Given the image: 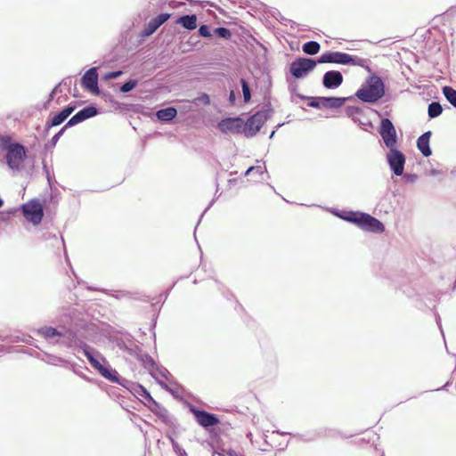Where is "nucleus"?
I'll use <instances>...</instances> for the list:
<instances>
[{
    "mask_svg": "<svg viewBox=\"0 0 456 456\" xmlns=\"http://www.w3.org/2000/svg\"><path fill=\"white\" fill-rule=\"evenodd\" d=\"M355 95L364 102H376L385 95V85L379 77L373 75L362 86Z\"/></svg>",
    "mask_w": 456,
    "mask_h": 456,
    "instance_id": "nucleus-1",
    "label": "nucleus"
},
{
    "mask_svg": "<svg viewBox=\"0 0 456 456\" xmlns=\"http://www.w3.org/2000/svg\"><path fill=\"white\" fill-rule=\"evenodd\" d=\"M28 158V151L21 143L8 145L4 159L7 167L13 172L20 171Z\"/></svg>",
    "mask_w": 456,
    "mask_h": 456,
    "instance_id": "nucleus-2",
    "label": "nucleus"
},
{
    "mask_svg": "<svg viewBox=\"0 0 456 456\" xmlns=\"http://www.w3.org/2000/svg\"><path fill=\"white\" fill-rule=\"evenodd\" d=\"M356 224L360 228L374 232H382L385 230L384 224L377 218L364 213H351L350 216L346 218Z\"/></svg>",
    "mask_w": 456,
    "mask_h": 456,
    "instance_id": "nucleus-3",
    "label": "nucleus"
},
{
    "mask_svg": "<svg viewBox=\"0 0 456 456\" xmlns=\"http://www.w3.org/2000/svg\"><path fill=\"white\" fill-rule=\"evenodd\" d=\"M21 211L25 219L34 225H38L42 222L44 208L39 200L33 199L23 204Z\"/></svg>",
    "mask_w": 456,
    "mask_h": 456,
    "instance_id": "nucleus-4",
    "label": "nucleus"
},
{
    "mask_svg": "<svg viewBox=\"0 0 456 456\" xmlns=\"http://www.w3.org/2000/svg\"><path fill=\"white\" fill-rule=\"evenodd\" d=\"M269 110H259L244 122V134L247 137H252L261 129L265 121L269 118Z\"/></svg>",
    "mask_w": 456,
    "mask_h": 456,
    "instance_id": "nucleus-5",
    "label": "nucleus"
},
{
    "mask_svg": "<svg viewBox=\"0 0 456 456\" xmlns=\"http://www.w3.org/2000/svg\"><path fill=\"white\" fill-rule=\"evenodd\" d=\"M360 61L359 58H354L346 53L329 52L322 54L317 62L360 65Z\"/></svg>",
    "mask_w": 456,
    "mask_h": 456,
    "instance_id": "nucleus-6",
    "label": "nucleus"
},
{
    "mask_svg": "<svg viewBox=\"0 0 456 456\" xmlns=\"http://www.w3.org/2000/svg\"><path fill=\"white\" fill-rule=\"evenodd\" d=\"M318 62L308 58H297L289 67V72L295 78L305 77L313 70Z\"/></svg>",
    "mask_w": 456,
    "mask_h": 456,
    "instance_id": "nucleus-7",
    "label": "nucleus"
},
{
    "mask_svg": "<svg viewBox=\"0 0 456 456\" xmlns=\"http://www.w3.org/2000/svg\"><path fill=\"white\" fill-rule=\"evenodd\" d=\"M379 132L384 141V143L388 149L395 148L396 146V131L390 119L383 118L381 120Z\"/></svg>",
    "mask_w": 456,
    "mask_h": 456,
    "instance_id": "nucleus-8",
    "label": "nucleus"
},
{
    "mask_svg": "<svg viewBox=\"0 0 456 456\" xmlns=\"http://www.w3.org/2000/svg\"><path fill=\"white\" fill-rule=\"evenodd\" d=\"M346 102V98L340 97H311L309 98L308 106L313 108H340Z\"/></svg>",
    "mask_w": 456,
    "mask_h": 456,
    "instance_id": "nucleus-9",
    "label": "nucleus"
},
{
    "mask_svg": "<svg viewBox=\"0 0 456 456\" xmlns=\"http://www.w3.org/2000/svg\"><path fill=\"white\" fill-rule=\"evenodd\" d=\"M387 161L391 169L394 171L395 175H401L403 173L404 164H405V157L404 155L398 150L395 148H390L389 152L387 153Z\"/></svg>",
    "mask_w": 456,
    "mask_h": 456,
    "instance_id": "nucleus-10",
    "label": "nucleus"
},
{
    "mask_svg": "<svg viewBox=\"0 0 456 456\" xmlns=\"http://www.w3.org/2000/svg\"><path fill=\"white\" fill-rule=\"evenodd\" d=\"M191 412L193 414L197 423L205 428L216 426L220 423L216 414L194 407L191 408Z\"/></svg>",
    "mask_w": 456,
    "mask_h": 456,
    "instance_id": "nucleus-11",
    "label": "nucleus"
},
{
    "mask_svg": "<svg viewBox=\"0 0 456 456\" xmlns=\"http://www.w3.org/2000/svg\"><path fill=\"white\" fill-rule=\"evenodd\" d=\"M81 86L83 88L94 94H99L98 87V72L97 68L89 69L81 78Z\"/></svg>",
    "mask_w": 456,
    "mask_h": 456,
    "instance_id": "nucleus-12",
    "label": "nucleus"
},
{
    "mask_svg": "<svg viewBox=\"0 0 456 456\" xmlns=\"http://www.w3.org/2000/svg\"><path fill=\"white\" fill-rule=\"evenodd\" d=\"M223 133H244V120L240 118H228L218 124Z\"/></svg>",
    "mask_w": 456,
    "mask_h": 456,
    "instance_id": "nucleus-13",
    "label": "nucleus"
},
{
    "mask_svg": "<svg viewBox=\"0 0 456 456\" xmlns=\"http://www.w3.org/2000/svg\"><path fill=\"white\" fill-rule=\"evenodd\" d=\"M84 354L86 356L88 362L92 365L94 369H95L102 377H104L107 379L114 380L115 377L112 375L111 371L109 370V368L102 365L89 351L88 347L86 346L84 348Z\"/></svg>",
    "mask_w": 456,
    "mask_h": 456,
    "instance_id": "nucleus-14",
    "label": "nucleus"
},
{
    "mask_svg": "<svg viewBox=\"0 0 456 456\" xmlns=\"http://www.w3.org/2000/svg\"><path fill=\"white\" fill-rule=\"evenodd\" d=\"M97 114V110L94 106H88L84 108L76 113L68 122L67 126H75L78 123L83 122L84 120L94 117Z\"/></svg>",
    "mask_w": 456,
    "mask_h": 456,
    "instance_id": "nucleus-15",
    "label": "nucleus"
},
{
    "mask_svg": "<svg viewBox=\"0 0 456 456\" xmlns=\"http://www.w3.org/2000/svg\"><path fill=\"white\" fill-rule=\"evenodd\" d=\"M322 83L326 88H337L343 83V76L338 70L327 71Z\"/></svg>",
    "mask_w": 456,
    "mask_h": 456,
    "instance_id": "nucleus-16",
    "label": "nucleus"
},
{
    "mask_svg": "<svg viewBox=\"0 0 456 456\" xmlns=\"http://www.w3.org/2000/svg\"><path fill=\"white\" fill-rule=\"evenodd\" d=\"M75 110V106L68 105L60 113L53 116L51 119L46 121L45 126L50 129L53 126H56L64 122L69 115Z\"/></svg>",
    "mask_w": 456,
    "mask_h": 456,
    "instance_id": "nucleus-17",
    "label": "nucleus"
},
{
    "mask_svg": "<svg viewBox=\"0 0 456 456\" xmlns=\"http://www.w3.org/2000/svg\"><path fill=\"white\" fill-rule=\"evenodd\" d=\"M170 16L171 15L169 13H161L157 17L153 18L152 20H151L144 29V34L146 36L153 34L162 24H164L170 18Z\"/></svg>",
    "mask_w": 456,
    "mask_h": 456,
    "instance_id": "nucleus-18",
    "label": "nucleus"
},
{
    "mask_svg": "<svg viewBox=\"0 0 456 456\" xmlns=\"http://www.w3.org/2000/svg\"><path fill=\"white\" fill-rule=\"evenodd\" d=\"M143 393L146 395V398H148L151 402V404L148 405L149 409L159 418L166 419L167 418V411L162 405L157 403L147 392V390L143 389Z\"/></svg>",
    "mask_w": 456,
    "mask_h": 456,
    "instance_id": "nucleus-19",
    "label": "nucleus"
},
{
    "mask_svg": "<svg viewBox=\"0 0 456 456\" xmlns=\"http://www.w3.org/2000/svg\"><path fill=\"white\" fill-rule=\"evenodd\" d=\"M431 132L428 131L420 135L417 141V147L425 157H429L432 153L429 147Z\"/></svg>",
    "mask_w": 456,
    "mask_h": 456,
    "instance_id": "nucleus-20",
    "label": "nucleus"
},
{
    "mask_svg": "<svg viewBox=\"0 0 456 456\" xmlns=\"http://www.w3.org/2000/svg\"><path fill=\"white\" fill-rule=\"evenodd\" d=\"M176 22L183 28L192 30L197 27V17L195 15H184L180 17Z\"/></svg>",
    "mask_w": 456,
    "mask_h": 456,
    "instance_id": "nucleus-21",
    "label": "nucleus"
},
{
    "mask_svg": "<svg viewBox=\"0 0 456 456\" xmlns=\"http://www.w3.org/2000/svg\"><path fill=\"white\" fill-rule=\"evenodd\" d=\"M177 111L173 107H168L163 110H160L157 112V117L160 120L169 121L175 118Z\"/></svg>",
    "mask_w": 456,
    "mask_h": 456,
    "instance_id": "nucleus-22",
    "label": "nucleus"
},
{
    "mask_svg": "<svg viewBox=\"0 0 456 456\" xmlns=\"http://www.w3.org/2000/svg\"><path fill=\"white\" fill-rule=\"evenodd\" d=\"M320 44L315 41H309L303 45V52L309 55H314L319 53Z\"/></svg>",
    "mask_w": 456,
    "mask_h": 456,
    "instance_id": "nucleus-23",
    "label": "nucleus"
},
{
    "mask_svg": "<svg viewBox=\"0 0 456 456\" xmlns=\"http://www.w3.org/2000/svg\"><path fill=\"white\" fill-rule=\"evenodd\" d=\"M38 332L45 338H52L56 336H61V333L53 327H43L38 330Z\"/></svg>",
    "mask_w": 456,
    "mask_h": 456,
    "instance_id": "nucleus-24",
    "label": "nucleus"
},
{
    "mask_svg": "<svg viewBox=\"0 0 456 456\" xmlns=\"http://www.w3.org/2000/svg\"><path fill=\"white\" fill-rule=\"evenodd\" d=\"M443 93L448 102L456 108V90L451 86H444Z\"/></svg>",
    "mask_w": 456,
    "mask_h": 456,
    "instance_id": "nucleus-25",
    "label": "nucleus"
},
{
    "mask_svg": "<svg viewBox=\"0 0 456 456\" xmlns=\"http://www.w3.org/2000/svg\"><path fill=\"white\" fill-rule=\"evenodd\" d=\"M443 111V108L439 102H431L428 105V116L430 118H436L438 117Z\"/></svg>",
    "mask_w": 456,
    "mask_h": 456,
    "instance_id": "nucleus-26",
    "label": "nucleus"
},
{
    "mask_svg": "<svg viewBox=\"0 0 456 456\" xmlns=\"http://www.w3.org/2000/svg\"><path fill=\"white\" fill-rule=\"evenodd\" d=\"M240 84H241V87H242L244 102H249V100L251 98L249 86H248L247 81L243 78L240 79Z\"/></svg>",
    "mask_w": 456,
    "mask_h": 456,
    "instance_id": "nucleus-27",
    "label": "nucleus"
},
{
    "mask_svg": "<svg viewBox=\"0 0 456 456\" xmlns=\"http://www.w3.org/2000/svg\"><path fill=\"white\" fill-rule=\"evenodd\" d=\"M215 33L217 37L222 38H230L232 36L230 29L224 27L216 28Z\"/></svg>",
    "mask_w": 456,
    "mask_h": 456,
    "instance_id": "nucleus-28",
    "label": "nucleus"
},
{
    "mask_svg": "<svg viewBox=\"0 0 456 456\" xmlns=\"http://www.w3.org/2000/svg\"><path fill=\"white\" fill-rule=\"evenodd\" d=\"M137 85V81L135 80H129L126 82L120 88V91L122 93H128L132 91Z\"/></svg>",
    "mask_w": 456,
    "mask_h": 456,
    "instance_id": "nucleus-29",
    "label": "nucleus"
},
{
    "mask_svg": "<svg viewBox=\"0 0 456 456\" xmlns=\"http://www.w3.org/2000/svg\"><path fill=\"white\" fill-rule=\"evenodd\" d=\"M0 141L2 143V148L4 151H6V148L8 147V145L16 143L12 142V137L9 135L1 136Z\"/></svg>",
    "mask_w": 456,
    "mask_h": 456,
    "instance_id": "nucleus-30",
    "label": "nucleus"
},
{
    "mask_svg": "<svg viewBox=\"0 0 456 456\" xmlns=\"http://www.w3.org/2000/svg\"><path fill=\"white\" fill-rule=\"evenodd\" d=\"M199 34L203 37H211V33L209 30L208 26L207 25H201L199 28Z\"/></svg>",
    "mask_w": 456,
    "mask_h": 456,
    "instance_id": "nucleus-31",
    "label": "nucleus"
},
{
    "mask_svg": "<svg viewBox=\"0 0 456 456\" xmlns=\"http://www.w3.org/2000/svg\"><path fill=\"white\" fill-rule=\"evenodd\" d=\"M121 75H122V71L121 70L111 71V72L106 73L104 75V77H103V79L104 80L114 79V78H117V77H120Z\"/></svg>",
    "mask_w": 456,
    "mask_h": 456,
    "instance_id": "nucleus-32",
    "label": "nucleus"
},
{
    "mask_svg": "<svg viewBox=\"0 0 456 456\" xmlns=\"http://www.w3.org/2000/svg\"><path fill=\"white\" fill-rule=\"evenodd\" d=\"M197 100L205 105H208L210 103L209 96L207 94H202Z\"/></svg>",
    "mask_w": 456,
    "mask_h": 456,
    "instance_id": "nucleus-33",
    "label": "nucleus"
},
{
    "mask_svg": "<svg viewBox=\"0 0 456 456\" xmlns=\"http://www.w3.org/2000/svg\"><path fill=\"white\" fill-rule=\"evenodd\" d=\"M69 126H67V124H66V125H65V126H63V127H62V128H61V129L57 133V134H58V135L61 137V136L63 134V133L65 132V130H66L68 127H69Z\"/></svg>",
    "mask_w": 456,
    "mask_h": 456,
    "instance_id": "nucleus-34",
    "label": "nucleus"
},
{
    "mask_svg": "<svg viewBox=\"0 0 456 456\" xmlns=\"http://www.w3.org/2000/svg\"><path fill=\"white\" fill-rule=\"evenodd\" d=\"M229 99H230V101H231L232 102H234V100H235V94H234V92H233V91H231L230 95H229Z\"/></svg>",
    "mask_w": 456,
    "mask_h": 456,
    "instance_id": "nucleus-35",
    "label": "nucleus"
},
{
    "mask_svg": "<svg viewBox=\"0 0 456 456\" xmlns=\"http://www.w3.org/2000/svg\"><path fill=\"white\" fill-rule=\"evenodd\" d=\"M227 454H228L229 456H239V455L236 453V452H235V451H233V450H229V451H227Z\"/></svg>",
    "mask_w": 456,
    "mask_h": 456,
    "instance_id": "nucleus-36",
    "label": "nucleus"
},
{
    "mask_svg": "<svg viewBox=\"0 0 456 456\" xmlns=\"http://www.w3.org/2000/svg\"><path fill=\"white\" fill-rule=\"evenodd\" d=\"M59 139H60V136L58 135V134H56L53 137L52 141L55 143Z\"/></svg>",
    "mask_w": 456,
    "mask_h": 456,
    "instance_id": "nucleus-37",
    "label": "nucleus"
},
{
    "mask_svg": "<svg viewBox=\"0 0 456 456\" xmlns=\"http://www.w3.org/2000/svg\"><path fill=\"white\" fill-rule=\"evenodd\" d=\"M253 167H250L248 169L247 173H249L252 170Z\"/></svg>",
    "mask_w": 456,
    "mask_h": 456,
    "instance_id": "nucleus-38",
    "label": "nucleus"
}]
</instances>
